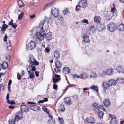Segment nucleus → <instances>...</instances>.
<instances>
[{
	"instance_id": "nucleus-1",
	"label": "nucleus",
	"mask_w": 124,
	"mask_h": 124,
	"mask_svg": "<svg viewBox=\"0 0 124 124\" xmlns=\"http://www.w3.org/2000/svg\"><path fill=\"white\" fill-rule=\"evenodd\" d=\"M47 19V17H45L44 19L41 20L39 24V28H40V30L39 32L37 31L36 32V36L37 37L36 39L40 41L43 39V35L45 34V31L43 29V26Z\"/></svg>"
},
{
	"instance_id": "nucleus-2",
	"label": "nucleus",
	"mask_w": 124,
	"mask_h": 124,
	"mask_svg": "<svg viewBox=\"0 0 124 124\" xmlns=\"http://www.w3.org/2000/svg\"><path fill=\"white\" fill-rule=\"evenodd\" d=\"M29 63L28 67L30 69L32 68L31 70L35 71L36 68L35 66H37L39 64V62L35 59L34 57L32 54H30L28 57Z\"/></svg>"
},
{
	"instance_id": "nucleus-3",
	"label": "nucleus",
	"mask_w": 124,
	"mask_h": 124,
	"mask_svg": "<svg viewBox=\"0 0 124 124\" xmlns=\"http://www.w3.org/2000/svg\"><path fill=\"white\" fill-rule=\"evenodd\" d=\"M8 36L7 34H6L3 38V40L4 42H6L7 48L8 50L11 51L12 50V47L11 46V42L10 40H7Z\"/></svg>"
},
{
	"instance_id": "nucleus-4",
	"label": "nucleus",
	"mask_w": 124,
	"mask_h": 124,
	"mask_svg": "<svg viewBox=\"0 0 124 124\" xmlns=\"http://www.w3.org/2000/svg\"><path fill=\"white\" fill-rule=\"evenodd\" d=\"M55 68L54 69V70L56 73L60 72V70L59 69L62 66V63L58 60L56 61L55 62Z\"/></svg>"
},
{
	"instance_id": "nucleus-5",
	"label": "nucleus",
	"mask_w": 124,
	"mask_h": 124,
	"mask_svg": "<svg viewBox=\"0 0 124 124\" xmlns=\"http://www.w3.org/2000/svg\"><path fill=\"white\" fill-rule=\"evenodd\" d=\"M59 10L58 8H52L51 11V14L53 15L54 17H57L59 15Z\"/></svg>"
},
{
	"instance_id": "nucleus-6",
	"label": "nucleus",
	"mask_w": 124,
	"mask_h": 124,
	"mask_svg": "<svg viewBox=\"0 0 124 124\" xmlns=\"http://www.w3.org/2000/svg\"><path fill=\"white\" fill-rule=\"evenodd\" d=\"M26 46H27L26 47L27 49L32 50L34 49L36 46V43L35 42L32 41L28 45L26 44Z\"/></svg>"
},
{
	"instance_id": "nucleus-7",
	"label": "nucleus",
	"mask_w": 124,
	"mask_h": 124,
	"mask_svg": "<svg viewBox=\"0 0 124 124\" xmlns=\"http://www.w3.org/2000/svg\"><path fill=\"white\" fill-rule=\"evenodd\" d=\"M107 29L111 32L114 31L116 29L115 24L112 23H110L108 25Z\"/></svg>"
},
{
	"instance_id": "nucleus-8",
	"label": "nucleus",
	"mask_w": 124,
	"mask_h": 124,
	"mask_svg": "<svg viewBox=\"0 0 124 124\" xmlns=\"http://www.w3.org/2000/svg\"><path fill=\"white\" fill-rule=\"evenodd\" d=\"M109 116L111 118L110 124H117L116 118L115 116L114 115H111L110 114H109Z\"/></svg>"
},
{
	"instance_id": "nucleus-9",
	"label": "nucleus",
	"mask_w": 124,
	"mask_h": 124,
	"mask_svg": "<svg viewBox=\"0 0 124 124\" xmlns=\"http://www.w3.org/2000/svg\"><path fill=\"white\" fill-rule=\"evenodd\" d=\"M60 77V76L59 75L55 74L54 75V77H52L53 82L54 84L56 83L61 80V79Z\"/></svg>"
},
{
	"instance_id": "nucleus-10",
	"label": "nucleus",
	"mask_w": 124,
	"mask_h": 124,
	"mask_svg": "<svg viewBox=\"0 0 124 124\" xmlns=\"http://www.w3.org/2000/svg\"><path fill=\"white\" fill-rule=\"evenodd\" d=\"M21 110L22 112L27 113L29 111V108L24 105H21Z\"/></svg>"
},
{
	"instance_id": "nucleus-11",
	"label": "nucleus",
	"mask_w": 124,
	"mask_h": 124,
	"mask_svg": "<svg viewBox=\"0 0 124 124\" xmlns=\"http://www.w3.org/2000/svg\"><path fill=\"white\" fill-rule=\"evenodd\" d=\"M29 108L30 109L34 111H38L40 110V107L36 105L30 106Z\"/></svg>"
},
{
	"instance_id": "nucleus-12",
	"label": "nucleus",
	"mask_w": 124,
	"mask_h": 124,
	"mask_svg": "<svg viewBox=\"0 0 124 124\" xmlns=\"http://www.w3.org/2000/svg\"><path fill=\"white\" fill-rule=\"evenodd\" d=\"M64 103L67 105H70L72 104L71 99L69 97H66L64 99Z\"/></svg>"
},
{
	"instance_id": "nucleus-13",
	"label": "nucleus",
	"mask_w": 124,
	"mask_h": 124,
	"mask_svg": "<svg viewBox=\"0 0 124 124\" xmlns=\"http://www.w3.org/2000/svg\"><path fill=\"white\" fill-rule=\"evenodd\" d=\"M93 106L96 109L99 110L100 108H101L104 111H105L104 108L102 105H100L96 103H94L93 104Z\"/></svg>"
},
{
	"instance_id": "nucleus-14",
	"label": "nucleus",
	"mask_w": 124,
	"mask_h": 124,
	"mask_svg": "<svg viewBox=\"0 0 124 124\" xmlns=\"http://www.w3.org/2000/svg\"><path fill=\"white\" fill-rule=\"evenodd\" d=\"M79 4L84 8H85L87 5V1L85 0H81L79 3Z\"/></svg>"
},
{
	"instance_id": "nucleus-15",
	"label": "nucleus",
	"mask_w": 124,
	"mask_h": 124,
	"mask_svg": "<svg viewBox=\"0 0 124 124\" xmlns=\"http://www.w3.org/2000/svg\"><path fill=\"white\" fill-rule=\"evenodd\" d=\"M70 69L67 67L64 68L62 70L63 72L65 74H69L70 72Z\"/></svg>"
},
{
	"instance_id": "nucleus-16",
	"label": "nucleus",
	"mask_w": 124,
	"mask_h": 124,
	"mask_svg": "<svg viewBox=\"0 0 124 124\" xmlns=\"http://www.w3.org/2000/svg\"><path fill=\"white\" fill-rule=\"evenodd\" d=\"M80 78L83 80L89 77L88 74L85 72H84L80 74Z\"/></svg>"
},
{
	"instance_id": "nucleus-17",
	"label": "nucleus",
	"mask_w": 124,
	"mask_h": 124,
	"mask_svg": "<svg viewBox=\"0 0 124 124\" xmlns=\"http://www.w3.org/2000/svg\"><path fill=\"white\" fill-rule=\"evenodd\" d=\"M44 37H46V39H47L48 40H51L52 37L51 33L49 32L46 34L45 32V34H44L43 35V38Z\"/></svg>"
},
{
	"instance_id": "nucleus-18",
	"label": "nucleus",
	"mask_w": 124,
	"mask_h": 124,
	"mask_svg": "<svg viewBox=\"0 0 124 124\" xmlns=\"http://www.w3.org/2000/svg\"><path fill=\"white\" fill-rule=\"evenodd\" d=\"M86 121L87 123H89L92 124H93L95 123V120L93 117H90L86 118Z\"/></svg>"
},
{
	"instance_id": "nucleus-19",
	"label": "nucleus",
	"mask_w": 124,
	"mask_h": 124,
	"mask_svg": "<svg viewBox=\"0 0 124 124\" xmlns=\"http://www.w3.org/2000/svg\"><path fill=\"white\" fill-rule=\"evenodd\" d=\"M83 41L85 43H89L90 40L88 36L86 35H85L83 37Z\"/></svg>"
},
{
	"instance_id": "nucleus-20",
	"label": "nucleus",
	"mask_w": 124,
	"mask_h": 124,
	"mask_svg": "<svg viewBox=\"0 0 124 124\" xmlns=\"http://www.w3.org/2000/svg\"><path fill=\"white\" fill-rule=\"evenodd\" d=\"M109 85L108 83L104 82L103 83L102 86L103 88L107 90L109 88Z\"/></svg>"
},
{
	"instance_id": "nucleus-21",
	"label": "nucleus",
	"mask_w": 124,
	"mask_h": 124,
	"mask_svg": "<svg viewBox=\"0 0 124 124\" xmlns=\"http://www.w3.org/2000/svg\"><path fill=\"white\" fill-rule=\"evenodd\" d=\"M103 105L105 107H108L110 105L109 101L107 99H104L103 102Z\"/></svg>"
},
{
	"instance_id": "nucleus-22",
	"label": "nucleus",
	"mask_w": 124,
	"mask_h": 124,
	"mask_svg": "<svg viewBox=\"0 0 124 124\" xmlns=\"http://www.w3.org/2000/svg\"><path fill=\"white\" fill-rule=\"evenodd\" d=\"M90 88V89H93L94 91L97 92H98V87L97 86L92 85H91Z\"/></svg>"
},
{
	"instance_id": "nucleus-23",
	"label": "nucleus",
	"mask_w": 124,
	"mask_h": 124,
	"mask_svg": "<svg viewBox=\"0 0 124 124\" xmlns=\"http://www.w3.org/2000/svg\"><path fill=\"white\" fill-rule=\"evenodd\" d=\"M60 54L59 52L57 51H55L54 53V56L55 59H57L60 57Z\"/></svg>"
},
{
	"instance_id": "nucleus-24",
	"label": "nucleus",
	"mask_w": 124,
	"mask_h": 124,
	"mask_svg": "<svg viewBox=\"0 0 124 124\" xmlns=\"http://www.w3.org/2000/svg\"><path fill=\"white\" fill-rule=\"evenodd\" d=\"M97 114L100 118H103V111L98 110L97 113Z\"/></svg>"
},
{
	"instance_id": "nucleus-25",
	"label": "nucleus",
	"mask_w": 124,
	"mask_h": 124,
	"mask_svg": "<svg viewBox=\"0 0 124 124\" xmlns=\"http://www.w3.org/2000/svg\"><path fill=\"white\" fill-rule=\"evenodd\" d=\"M108 83L110 85H114L116 84V81L114 79H111L108 81Z\"/></svg>"
},
{
	"instance_id": "nucleus-26",
	"label": "nucleus",
	"mask_w": 124,
	"mask_h": 124,
	"mask_svg": "<svg viewBox=\"0 0 124 124\" xmlns=\"http://www.w3.org/2000/svg\"><path fill=\"white\" fill-rule=\"evenodd\" d=\"M101 18L100 16H96L95 17L94 19V21L95 22L98 23L100 22Z\"/></svg>"
},
{
	"instance_id": "nucleus-27",
	"label": "nucleus",
	"mask_w": 124,
	"mask_h": 124,
	"mask_svg": "<svg viewBox=\"0 0 124 124\" xmlns=\"http://www.w3.org/2000/svg\"><path fill=\"white\" fill-rule=\"evenodd\" d=\"M97 76V75L96 73L92 72L91 73V74L90 75V78L94 79L96 78Z\"/></svg>"
},
{
	"instance_id": "nucleus-28",
	"label": "nucleus",
	"mask_w": 124,
	"mask_h": 124,
	"mask_svg": "<svg viewBox=\"0 0 124 124\" xmlns=\"http://www.w3.org/2000/svg\"><path fill=\"white\" fill-rule=\"evenodd\" d=\"M18 5L20 8H22L24 6V4L22 1L20 0H18L17 1Z\"/></svg>"
},
{
	"instance_id": "nucleus-29",
	"label": "nucleus",
	"mask_w": 124,
	"mask_h": 124,
	"mask_svg": "<svg viewBox=\"0 0 124 124\" xmlns=\"http://www.w3.org/2000/svg\"><path fill=\"white\" fill-rule=\"evenodd\" d=\"M117 82L118 83H123L124 82V79L122 78H119L117 79Z\"/></svg>"
},
{
	"instance_id": "nucleus-30",
	"label": "nucleus",
	"mask_w": 124,
	"mask_h": 124,
	"mask_svg": "<svg viewBox=\"0 0 124 124\" xmlns=\"http://www.w3.org/2000/svg\"><path fill=\"white\" fill-rule=\"evenodd\" d=\"M113 69H109L107 70L106 71V72L107 74L111 75H112L113 74Z\"/></svg>"
},
{
	"instance_id": "nucleus-31",
	"label": "nucleus",
	"mask_w": 124,
	"mask_h": 124,
	"mask_svg": "<svg viewBox=\"0 0 124 124\" xmlns=\"http://www.w3.org/2000/svg\"><path fill=\"white\" fill-rule=\"evenodd\" d=\"M119 30L121 31L124 30V25L123 23H122L119 26Z\"/></svg>"
},
{
	"instance_id": "nucleus-32",
	"label": "nucleus",
	"mask_w": 124,
	"mask_h": 124,
	"mask_svg": "<svg viewBox=\"0 0 124 124\" xmlns=\"http://www.w3.org/2000/svg\"><path fill=\"white\" fill-rule=\"evenodd\" d=\"M116 69L117 71L120 73V72L123 73V69L121 67H118Z\"/></svg>"
},
{
	"instance_id": "nucleus-33",
	"label": "nucleus",
	"mask_w": 124,
	"mask_h": 124,
	"mask_svg": "<svg viewBox=\"0 0 124 124\" xmlns=\"http://www.w3.org/2000/svg\"><path fill=\"white\" fill-rule=\"evenodd\" d=\"M112 5L113 6V7L111 8V12H112L113 13V14H114L115 13L116 14V13L117 12L116 11H114L116 9V8H115V5L114 4H113Z\"/></svg>"
},
{
	"instance_id": "nucleus-34",
	"label": "nucleus",
	"mask_w": 124,
	"mask_h": 124,
	"mask_svg": "<svg viewBox=\"0 0 124 124\" xmlns=\"http://www.w3.org/2000/svg\"><path fill=\"white\" fill-rule=\"evenodd\" d=\"M52 3V2H51L47 4H46L44 6V8L43 10H45V9L49 7L51 5Z\"/></svg>"
},
{
	"instance_id": "nucleus-35",
	"label": "nucleus",
	"mask_w": 124,
	"mask_h": 124,
	"mask_svg": "<svg viewBox=\"0 0 124 124\" xmlns=\"http://www.w3.org/2000/svg\"><path fill=\"white\" fill-rule=\"evenodd\" d=\"M3 68L5 69L8 67V65L7 62H4L2 65Z\"/></svg>"
},
{
	"instance_id": "nucleus-36",
	"label": "nucleus",
	"mask_w": 124,
	"mask_h": 124,
	"mask_svg": "<svg viewBox=\"0 0 124 124\" xmlns=\"http://www.w3.org/2000/svg\"><path fill=\"white\" fill-rule=\"evenodd\" d=\"M105 28V27L104 26V25L102 24H101V25H99L98 26V29L100 31H102Z\"/></svg>"
},
{
	"instance_id": "nucleus-37",
	"label": "nucleus",
	"mask_w": 124,
	"mask_h": 124,
	"mask_svg": "<svg viewBox=\"0 0 124 124\" xmlns=\"http://www.w3.org/2000/svg\"><path fill=\"white\" fill-rule=\"evenodd\" d=\"M20 118H23V115L22 112H19L16 114Z\"/></svg>"
},
{
	"instance_id": "nucleus-38",
	"label": "nucleus",
	"mask_w": 124,
	"mask_h": 124,
	"mask_svg": "<svg viewBox=\"0 0 124 124\" xmlns=\"http://www.w3.org/2000/svg\"><path fill=\"white\" fill-rule=\"evenodd\" d=\"M23 12H22L18 16V20H20L23 17Z\"/></svg>"
},
{
	"instance_id": "nucleus-39",
	"label": "nucleus",
	"mask_w": 124,
	"mask_h": 124,
	"mask_svg": "<svg viewBox=\"0 0 124 124\" xmlns=\"http://www.w3.org/2000/svg\"><path fill=\"white\" fill-rule=\"evenodd\" d=\"M42 109L43 110V111L47 113V114H48L49 113V111L47 110V109L46 108V106H43L42 107Z\"/></svg>"
},
{
	"instance_id": "nucleus-40",
	"label": "nucleus",
	"mask_w": 124,
	"mask_h": 124,
	"mask_svg": "<svg viewBox=\"0 0 124 124\" xmlns=\"http://www.w3.org/2000/svg\"><path fill=\"white\" fill-rule=\"evenodd\" d=\"M65 110L64 106L62 105L61 106L60 108L58 110L59 111L63 112Z\"/></svg>"
},
{
	"instance_id": "nucleus-41",
	"label": "nucleus",
	"mask_w": 124,
	"mask_h": 124,
	"mask_svg": "<svg viewBox=\"0 0 124 124\" xmlns=\"http://www.w3.org/2000/svg\"><path fill=\"white\" fill-rule=\"evenodd\" d=\"M29 77L31 79L34 78L35 77V75L34 73H32L29 75Z\"/></svg>"
},
{
	"instance_id": "nucleus-42",
	"label": "nucleus",
	"mask_w": 124,
	"mask_h": 124,
	"mask_svg": "<svg viewBox=\"0 0 124 124\" xmlns=\"http://www.w3.org/2000/svg\"><path fill=\"white\" fill-rule=\"evenodd\" d=\"M6 60L8 61H9L11 58L10 54H8L7 55H6Z\"/></svg>"
},
{
	"instance_id": "nucleus-43",
	"label": "nucleus",
	"mask_w": 124,
	"mask_h": 124,
	"mask_svg": "<svg viewBox=\"0 0 124 124\" xmlns=\"http://www.w3.org/2000/svg\"><path fill=\"white\" fill-rule=\"evenodd\" d=\"M107 74L106 71H103L100 75V76L101 77H103Z\"/></svg>"
},
{
	"instance_id": "nucleus-44",
	"label": "nucleus",
	"mask_w": 124,
	"mask_h": 124,
	"mask_svg": "<svg viewBox=\"0 0 124 124\" xmlns=\"http://www.w3.org/2000/svg\"><path fill=\"white\" fill-rule=\"evenodd\" d=\"M9 124H15V120L13 119H10L8 120Z\"/></svg>"
},
{
	"instance_id": "nucleus-45",
	"label": "nucleus",
	"mask_w": 124,
	"mask_h": 124,
	"mask_svg": "<svg viewBox=\"0 0 124 124\" xmlns=\"http://www.w3.org/2000/svg\"><path fill=\"white\" fill-rule=\"evenodd\" d=\"M80 76L79 75H78L76 74H74L73 76V78L74 79H75V78H80Z\"/></svg>"
},
{
	"instance_id": "nucleus-46",
	"label": "nucleus",
	"mask_w": 124,
	"mask_h": 124,
	"mask_svg": "<svg viewBox=\"0 0 124 124\" xmlns=\"http://www.w3.org/2000/svg\"><path fill=\"white\" fill-rule=\"evenodd\" d=\"M81 7L80 6V5L79 4V5H77L76 6L75 8L76 10V11H78L80 10Z\"/></svg>"
},
{
	"instance_id": "nucleus-47",
	"label": "nucleus",
	"mask_w": 124,
	"mask_h": 124,
	"mask_svg": "<svg viewBox=\"0 0 124 124\" xmlns=\"http://www.w3.org/2000/svg\"><path fill=\"white\" fill-rule=\"evenodd\" d=\"M22 77V75L19 73H18L17 74V78L18 80H20L21 78Z\"/></svg>"
},
{
	"instance_id": "nucleus-48",
	"label": "nucleus",
	"mask_w": 124,
	"mask_h": 124,
	"mask_svg": "<svg viewBox=\"0 0 124 124\" xmlns=\"http://www.w3.org/2000/svg\"><path fill=\"white\" fill-rule=\"evenodd\" d=\"M20 119V117H18L17 116V115H16V116H15L14 118V120L15 121H18Z\"/></svg>"
},
{
	"instance_id": "nucleus-49",
	"label": "nucleus",
	"mask_w": 124,
	"mask_h": 124,
	"mask_svg": "<svg viewBox=\"0 0 124 124\" xmlns=\"http://www.w3.org/2000/svg\"><path fill=\"white\" fill-rule=\"evenodd\" d=\"M9 94L8 93L7 94L6 97V99L7 101V102H9Z\"/></svg>"
},
{
	"instance_id": "nucleus-50",
	"label": "nucleus",
	"mask_w": 124,
	"mask_h": 124,
	"mask_svg": "<svg viewBox=\"0 0 124 124\" xmlns=\"http://www.w3.org/2000/svg\"><path fill=\"white\" fill-rule=\"evenodd\" d=\"M7 103L8 104L12 105H14L15 104V102L13 101H10L9 100V102H8Z\"/></svg>"
},
{
	"instance_id": "nucleus-51",
	"label": "nucleus",
	"mask_w": 124,
	"mask_h": 124,
	"mask_svg": "<svg viewBox=\"0 0 124 124\" xmlns=\"http://www.w3.org/2000/svg\"><path fill=\"white\" fill-rule=\"evenodd\" d=\"M2 28H8V26L7 24H3L2 25Z\"/></svg>"
},
{
	"instance_id": "nucleus-52",
	"label": "nucleus",
	"mask_w": 124,
	"mask_h": 124,
	"mask_svg": "<svg viewBox=\"0 0 124 124\" xmlns=\"http://www.w3.org/2000/svg\"><path fill=\"white\" fill-rule=\"evenodd\" d=\"M57 85L56 84H53V89L56 90L57 89Z\"/></svg>"
},
{
	"instance_id": "nucleus-53",
	"label": "nucleus",
	"mask_w": 124,
	"mask_h": 124,
	"mask_svg": "<svg viewBox=\"0 0 124 124\" xmlns=\"http://www.w3.org/2000/svg\"><path fill=\"white\" fill-rule=\"evenodd\" d=\"M58 19L61 21H62L63 20V18L62 16H60L58 17Z\"/></svg>"
},
{
	"instance_id": "nucleus-54",
	"label": "nucleus",
	"mask_w": 124,
	"mask_h": 124,
	"mask_svg": "<svg viewBox=\"0 0 124 124\" xmlns=\"http://www.w3.org/2000/svg\"><path fill=\"white\" fill-rule=\"evenodd\" d=\"M13 20L12 19H11V21L9 22V23H8V24L9 25H12L13 24Z\"/></svg>"
},
{
	"instance_id": "nucleus-55",
	"label": "nucleus",
	"mask_w": 124,
	"mask_h": 124,
	"mask_svg": "<svg viewBox=\"0 0 124 124\" xmlns=\"http://www.w3.org/2000/svg\"><path fill=\"white\" fill-rule=\"evenodd\" d=\"M82 22L83 23H85L87 24H88V21L87 20L85 19H84L83 20Z\"/></svg>"
},
{
	"instance_id": "nucleus-56",
	"label": "nucleus",
	"mask_w": 124,
	"mask_h": 124,
	"mask_svg": "<svg viewBox=\"0 0 124 124\" xmlns=\"http://www.w3.org/2000/svg\"><path fill=\"white\" fill-rule=\"evenodd\" d=\"M36 16V15L35 14H33L32 15L30 16V18L32 19H33Z\"/></svg>"
},
{
	"instance_id": "nucleus-57",
	"label": "nucleus",
	"mask_w": 124,
	"mask_h": 124,
	"mask_svg": "<svg viewBox=\"0 0 124 124\" xmlns=\"http://www.w3.org/2000/svg\"><path fill=\"white\" fill-rule=\"evenodd\" d=\"M63 13L64 15H66L67 14H68V10L66 9H65L63 11Z\"/></svg>"
},
{
	"instance_id": "nucleus-58",
	"label": "nucleus",
	"mask_w": 124,
	"mask_h": 124,
	"mask_svg": "<svg viewBox=\"0 0 124 124\" xmlns=\"http://www.w3.org/2000/svg\"><path fill=\"white\" fill-rule=\"evenodd\" d=\"M0 28L1 29V30H0L2 34V31H6V29L2 28L1 27H0Z\"/></svg>"
},
{
	"instance_id": "nucleus-59",
	"label": "nucleus",
	"mask_w": 124,
	"mask_h": 124,
	"mask_svg": "<svg viewBox=\"0 0 124 124\" xmlns=\"http://www.w3.org/2000/svg\"><path fill=\"white\" fill-rule=\"evenodd\" d=\"M58 119H59V121L60 122L62 123L63 122V119L59 117H58Z\"/></svg>"
},
{
	"instance_id": "nucleus-60",
	"label": "nucleus",
	"mask_w": 124,
	"mask_h": 124,
	"mask_svg": "<svg viewBox=\"0 0 124 124\" xmlns=\"http://www.w3.org/2000/svg\"><path fill=\"white\" fill-rule=\"evenodd\" d=\"M45 51H46V52L47 53H49V52H50V49L47 47L45 49Z\"/></svg>"
},
{
	"instance_id": "nucleus-61",
	"label": "nucleus",
	"mask_w": 124,
	"mask_h": 124,
	"mask_svg": "<svg viewBox=\"0 0 124 124\" xmlns=\"http://www.w3.org/2000/svg\"><path fill=\"white\" fill-rule=\"evenodd\" d=\"M12 81L11 79H10L8 83V85L9 86H10L11 85V84L12 83Z\"/></svg>"
},
{
	"instance_id": "nucleus-62",
	"label": "nucleus",
	"mask_w": 124,
	"mask_h": 124,
	"mask_svg": "<svg viewBox=\"0 0 124 124\" xmlns=\"http://www.w3.org/2000/svg\"><path fill=\"white\" fill-rule=\"evenodd\" d=\"M11 26H12V27L14 29H16L17 26V24H14Z\"/></svg>"
},
{
	"instance_id": "nucleus-63",
	"label": "nucleus",
	"mask_w": 124,
	"mask_h": 124,
	"mask_svg": "<svg viewBox=\"0 0 124 124\" xmlns=\"http://www.w3.org/2000/svg\"><path fill=\"white\" fill-rule=\"evenodd\" d=\"M35 73L36 76L37 77H38L39 76V72L38 71H35Z\"/></svg>"
},
{
	"instance_id": "nucleus-64",
	"label": "nucleus",
	"mask_w": 124,
	"mask_h": 124,
	"mask_svg": "<svg viewBox=\"0 0 124 124\" xmlns=\"http://www.w3.org/2000/svg\"><path fill=\"white\" fill-rule=\"evenodd\" d=\"M15 106H14L11 105L8 106V108L10 109H12L14 108Z\"/></svg>"
}]
</instances>
